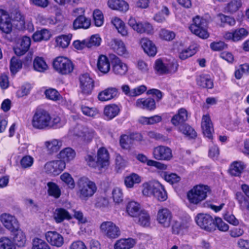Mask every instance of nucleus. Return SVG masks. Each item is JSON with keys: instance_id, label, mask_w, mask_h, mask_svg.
<instances>
[{"instance_id": "0eeeda50", "label": "nucleus", "mask_w": 249, "mask_h": 249, "mask_svg": "<svg viewBox=\"0 0 249 249\" xmlns=\"http://www.w3.org/2000/svg\"><path fill=\"white\" fill-rule=\"evenodd\" d=\"M128 24L134 31L138 33H145L150 35L153 33V26L147 21L137 22L135 18L130 17L128 20Z\"/></svg>"}, {"instance_id": "bb28decb", "label": "nucleus", "mask_w": 249, "mask_h": 249, "mask_svg": "<svg viewBox=\"0 0 249 249\" xmlns=\"http://www.w3.org/2000/svg\"><path fill=\"white\" fill-rule=\"evenodd\" d=\"M108 6L113 10L125 12L128 10V3L124 0H108Z\"/></svg>"}, {"instance_id": "423d86ee", "label": "nucleus", "mask_w": 249, "mask_h": 249, "mask_svg": "<svg viewBox=\"0 0 249 249\" xmlns=\"http://www.w3.org/2000/svg\"><path fill=\"white\" fill-rule=\"evenodd\" d=\"M101 232L107 238L115 239L121 235L120 228L112 221L103 222L100 225Z\"/></svg>"}, {"instance_id": "4d7b16f0", "label": "nucleus", "mask_w": 249, "mask_h": 249, "mask_svg": "<svg viewBox=\"0 0 249 249\" xmlns=\"http://www.w3.org/2000/svg\"><path fill=\"white\" fill-rule=\"evenodd\" d=\"M154 69L156 73L158 74H166V63L163 62L161 59H158L155 61Z\"/></svg>"}, {"instance_id": "39448f33", "label": "nucleus", "mask_w": 249, "mask_h": 249, "mask_svg": "<svg viewBox=\"0 0 249 249\" xmlns=\"http://www.w3.org/2000/svg\"><path fill=\"white\" fill-rule=\"evenodd\" d=\"M207 21L205 19L197 16L193 18V23L189 28L192 33L200 38H207L209 34L207 31Z\"/></svg>"}, {"instance_id": "3c124183", "label": "nucleus", "mask_w": 249, "mask_h": 249, "mask_svg": "<svg viewBox=\"0 0 249 249\" xmlns=\"http://www.w3.org/2000/svg\"><path fill=\"white\" fill-rule=\"evenodd\" d=\"M141 181L140 177L135 173L127 176L124 179L125 184L127 188H132L134 184L139 183Z\"/></svg>"}, {"instance_id": "1a4fd4ad", "label": "nucleus", "mask_w": 249, "mask_h": 249, "mask_svg": "<svg viewBox=\"0 0 249 249\" xmlns=\"http://www.w3.org/2000/svg\"><path fill=\"white\" fill-rule=\"evenodd\" d=\"M73 135L80 138L84 142L89 143L95 136V133L91 128L78 126L74 128Z\"/></svg>"}, {"instance_id": "6e6d98bb", "label": "nucleus", "mask_w": 249, "mask_h": 249, "mask_svg": "<svg viewBox=\"0 0 249 249\" xmlns=\"http://www.w3.org/2000/svg\"><path fill=\"white\" fill-rule=\"evenodd\" d=\"M71 37L72 35L71 34L58 36L56 38V42L57 46L63 48L67 47L70 44Z\"/></svg>"}, {"instance_id": "9d476101", "label": "nucleus", "mask_w": 249, "mask_h": 249, "mask_svg": "<svg viewBox=\"0 0 249 249\" xmlns=\"http://www.w3.org/2000/svg\"><path fill=\"white\" fill-rule=\"evenodd\" d=\"M79 87L80 92L84 95H89L91 93L94 87V82L88 73H85L79 76Z\"/></svg>"}, {"instance_id": "473e14b6", "label": "nucleus", "mask_w": 249, "mask_h": 249, "mask_svg": "<svg viewBox=\"0 0 249 249\" xmlns=\"http://www.w3.org/2000/svg\"><path fill=\"white\" fill-rule=\"evenodd\" d=\"M152 195L161 201L165 200L167 197L166 192L163 186L158 181L156 182Z\"/></svg>"}, {"instance_id": "e433bc0d", "label": "nucleus", "mask_w": 249, "mask_h": 249, "mask_svg": "<svg viewBox=\"0 0 249 249\" xmlns=\"http://www.w3.org/2000/svg\"><path fill=\"white\" fill-rule=\"evenodd\" d=\"M62 145V141L57 139H53L45 142V146L51 154L57 152Z\"/></svg>"}, {"instance_id": "b1692460", "label": "nucleus", "mask_w": 249, "mask_h": 249, "mask_svg": "<svg viewBox=\"0 0 249 249\" xmlns=\"http://www.w3.org/2000/svg\"><path fill=\"white\" fill-rule=\"evenodd\" d=\"M53 218L56 223H60L65 220H71L72 216L67 210L62 208H58L54 211Z\"/></svg>"}, {"instance_id": "6e6552de", "label": "nucleus", "mask_w": 249, "mask_h": 249, "mask_svg": "<svg viewBox=\"0 0 249 249\" xmlns=\"http://www.w3.org/2000/svg\"><path fill=\"white\" fill-rule=\"evenodd\" d=\"M197 224L202 229L212 231L215 230L214 220L209 214L199 213L196 217Z\"/></svg>"}, {"instance_id": "e2e57ef3", "label": "nucleus", "mask_w": 249, "mask_h": 249, "mask_svg": "<svg viewBox=\"0 0 249 249\" xmlns=\"http://www.w3.org/2000/svg\"><path fill=\"white\" fill-rule=\"evenodd\" d=\"M32 249H51L49 246L44 240L39 238H35L33 241Z\"/></svg>"}, {"instance_id": "680f3d73", "label": "nucleus", "mask_w": 249, "mask_h": 249, "mask_svg": "<svg viewBox=\"0 0 249 249\" xmlns=\"http://www.w3.org/2000/svg\"><path fill=\"white\" fill-rule=\"evenodd\" d=\"M93 17L96 26L100 27L103 25L104 23V16L100 10L98 9L95 10L93 13Z\"/></svg>"}, {"instance_id": "774afa93", "label": "nucleus", "mask_w": 249, "mask_h": 249, "mask_svg": "<svg viewBox=\"0 0 249 249\" xmlns=\"http://www.w3.org/2000/svg\"><path fill=\"white\" fill-rule=\"evenodd\" d=\"M214 222L215 230L216 229V227H217L220 231L225 232L227 231L229 229V225L224 222L220 217H215Z\"/></svg>"}, {"instance_id": "a18cd8bd", "label": "nucleus", "mask_w": 249, "mask_h": 249, "mask_svg": "<svg viewBox=\"0 0 249 249\" xmlns=\"http://www.w3.org/2000/svg\"><path fill=\"white\" fill-rule=\"evenodd\" d=\"M51 35L47 29L36 31L33 35V38L35 41L47 40L49 39Z\"/></svg>"}, {"instance_id": "2f4dec72", "label": "nucleus", "mask_w": 249, "mask_h": 249, "mask_svg": "<svg viewBox=\"0 0 249 249\" xmlns=\"http://www.w3.org/2000/svg\"><path fill=\"white\" fill-rule=\"evenodd\" d=\"M91 24L90 19L84 16H78L73 22V27L74 29L83 28L87 29Z\"/></svg>"}, {"instance_id": "052dcab7", "label": "nucleus", "mask_w": 249, "mask_h": 249, "mask_svg": "<svg viewBox=\"0 0 249 249\" xmlns=\"http://www.w3.org/2000/svg\"><path fill=\"white\" fill-rule=\"evenodd\" d=\"M243 74H249V65L248 64L241 65L234 72L235 77L237 79H241Z\"/></svg>"}, {"instance_id": "c9c22d12", "label": "nucleus", "mask_w": 249, "mask_h": 249, "mask_svg": "<svg viewBox=\"0 0 249 249\" xmlns=\"http://www.w3.org/2000/svg\"><path fill=\"white\" fill-rule=\"evenodd\" d=\"M246 167L245 164L242 161H234L230 165V174L233 176H239Z\"/></svg>"}, {"instance_id": "dca6fc26", "label": "nucleus", "mask_w": 249, "mask_h": 249, "mask_svg": "<svg viewBox=\"0 0 249 249\" xmlns=\"http://www.w3.org/2000/svg\"><path fill=\"white\" fill-rule=\"evenodd\" d=\"M201 128L204 135L209 139H212L214 129L213 123L209 115H204L202 116Z\"/></svg>"}, {"instance_id": "4468645a", "label": "nucleus", "mask_w": 249, "mask_h": 249, "mask_svg": "<svg viewBox=\"0 0 249 249\" xmlns=\"http://www.w3.org/2000/svg\"><path fill=\"white\" fill-rule=\"evenodd\" d=\"M154 158L157 160H170L172 157V150L165 146L155 147L153 151Z\"/></svg>"}, {"instance_id": "9b49d317", "label": "nucleus", "mask_w": 249, "mask_h": 249, "mask_svg": "<svg viewBox=\"0 0 249 249\" xmlns=\"http://www.w3.org/2000/svg\"><path fill=\"white\" fill-rule=\"evenodd\" d=\"M0 221L3 226L11 232L19 228V223L16 217L10 213H3L0 215Z\"/></svg>"}, {"instance_id": "ddd939ff", "label": "nucleus", "mask_w": 249, "mask_h": 249, "mask_svg": "<svg viewBox=\"0 0 249 249\" xmlns=\"http://www.w3.org/2000/svg\"><path fill=\"white\" fill-rule=\"evenodd\" d=\"M172 218V213L168 209L162 208L159 210L157 215V220L162 227H169Z\"/></svg>"}, {"instance_id": "37998d69", "label": "nucleus", "mask_w": 249, "mask_h": 249, "mask_svg": "<svg viewBox=\"0 0 249 249\" xmlns=\"http://www.w3.org/2000/svg\"><path fill=\"white\" fill-rule=\"evenodd\" d=\"M47 185L48 188V194L55 198H59L61 195V191L59 186L55 183L51 181L48 182Z\"/></svg>"}, {"instance_id": "f3484780", "label": "nucleus", "mask_w": 249, "mask_h": 249, "mask_svg": "<svg viewBox=\"0 0 249 249\" xmlns=\"http://www.w3.org/2000/svg\"><path fill=\"white\" fill-rule=\"evenodd\" d=\"M46 239L52 246L60 247L64 244L62 236L56 231H49L45 234Z\"/></svg>"}, {"instance_id": "f257e3e1", "label": "nucleus", "mask_w": 249, "mask_h": 249, "mask_svg": "<svg viewBox=\"0 0 249 249\" xmlns=\"http://www.w3.org/2000/svg\"><path fill=\"white\" fill-rule=\"evenodd\" d=\"M77 186V195L81 200H87L93 196L97 190L95 183L85 177L78 179Z\"/></svg>"}, {"instance_id": "393cba45", "label": "nucleus", "mask_w": 249, "mask_h": 249, "mask_svg": "<svg viewBox=\"0 0 249 249\" xmlns=\"http://www.w3.org/2000/svg\"><path fill=\"white\" fill-rule=\"evenodd\" d=\"M140 44L144 52L149 56H155L157 53V48L152 42L147 38H143Z\"/></svg>"}, {"instance_id": "aec40b11", "label": "nucleus", "mask_w": 249, "mask_h": 249, "mask_svg": "<svg viewBox=\"0 0 249 249\" xmlns=\"http://www.w3.org/2000/svg\"><path fill=\"white\" fill-rule=\"evenodd\" d=\"M112 71L117 75L123 76L127 72L128 66L126 64L116 57L112 61Z\"/></svg>"}, {"instance_id": "f704fd0d", "label": "nucleus", "mask_w": 249, "mask_h": 249, "mask_svg": "<svg viewBox=\"0 0 249 249\" xmlns=\"http://www.w3.org/2000/svg\"><path fill=\"white\" fill-rule=\"evenodd\" d=\"M197 85L203 88L212 89L213 85L210 76L207 74H200L196 79Z\"/></svg>"}, {"instance_id": "a19ab883", "label": "nucleus", "mask_w": 249, "mask_h": 249, "mask_svg": "<svg viewBox=\"0 0 249 249\" xmlns=\"http://www.w3.org/2000/svg\"><path fill=\"white\" fill-rule=\"evenodd\" d=\"M120 112L119 107L115 105H111L106 106L104 113L107 119L111 120L116 116Z\"/></svg>"}, {"instance_id": "5701e85b", "label": "nucleus", "mask_w": 249, "mask_h": 249, "mask_svg": "<svg viewBox=\"0 0 249 249\" xmlns=\"http://www.w3.org/2000/svg\"><path fill=\"white\" fill-rule=\"evenodd\" d=\"M109 153L104 147L100 148L97 151V162L98 166L101 168L105 167L109 165Z\"/></svg>"}, {"instance_id": "8fccbe9b", "label": "nucleus", "mask_w": 249, "mask_h": 249, "mask_svg": "<svg viewBox=\"0 0 249 249\" xmlns=\"http://www.w3.org/2000/svg\"><path fill=\"white\" fill-rule=\"evenodd\" d=\"M136 218H137V222L142 226H147L150 224V216L144 210H142Z\"/></svg>"}, {"instance_id": "c85d7f7f", "label": "nucleus", "mask_w": 249, "mask_h": 249, "mask_svg": "<svg viewBox=\"0 0 249 249\" xmlns=\"http://www.w3.org/2000/svg\"><path fill=\"white\" fill-rule=\"evenodd\" d=\"M118 91L115 88H108L100 92L98 94V99L101 101L110 100L117 95Z\"/></svg>"}, {"instance_id": "bf43d9fd", "label": "nucleus", "mask_w": 249, "mask_h": 249, "mask_svg": "<svg viewBox=\"0 0 249 249\" xmlns=\"http://www.w3.org/2000/svg\"><path fill=\"white\" fill-rule=\"evenodd\" d=\"M0 249H16V248L11 239L6 237H2L0 238Z\"/></svg>"}, {"instance_id": "49530a36", "label": "nucleus", "mask_w": 249, "mask_h": 249, "mask_svg": "<svg viewBox=\"0 0 249 249\" xmlns=\"http://www.w3.org/2000/svg\"><path fill=\"white\" fill-rule=\"evenodd\" d=\"M236 198L239 204L240 209L243 212H249V201L239 192L236 194Z\"/></svg>"}, {"instance_id": "13d9d810", "label": "nucleus", "mask_w": 249, "mask_h": 249, "mask_svg": "<svg viewBox=\"0 0 249 249\" xmlns=\"http://www.w3.org/2000/svg\"><path fill=\"white\" fill-rule=\"evenodd\" d=\"M22 63L20 60L17 57H13L11 59L10 70L13 74L17 73L21 69Z\"/></svg>"}, {"instance_id": "864d4df0", "label": "nucleus", "mask_w": 249, "mask_h": 249, "mask_svg": "<svg viewBox=\"0 0 249 249\" xmlns=\"http://www.w3.org/2000/svg\"><path fill=\"white\" fill-rule=\"evenodd\" d=\"M156 180L145 182L142 185V193L146 196L152 195Z\"/></svg>"}, {"instance_id": "2eb2a0df", "label": "nucleus", "mask_w": 249, "mask_h": 249, "mask_svg": "<svg viewBox=\"0 0 249 249\" xmlns=\"http://www.w3.org/2000/svg\"><path fill=\"white\" fill-rule=\"evenodd\" d=\"M11 18L5 10L0 9V29L6 34L10 33L12 30Z\"/></svg>"}, {"instance_id": "7c9ffc66", "label": "nucleus", "mask_w": 249, "mask_h": 249, "mask_svg": "<svg viewBox=\"0 0 249 249\" xmlns=\"http://www.w3.org/2000/svg\"><path fill=\"white\" fill-rule=\"evenodd\" d=\"M98 69L103 73H107L110 70V63L108 58L104 55H100L97 64Z\"/></svg>"}, {"instance_id": "412c9836", "label": "nucleus", "mask_w": 249, "mask_h": 249, "mask_svg": "<svg viewBox=\"0 0 249 249\" xmlns=\"http://www.w3.org/2000/svg\"><path fill=\"white\" fill-rule=\"evenodd\" d=\"M30 45V38L27 36H23L19 43L14 48L15 54L18 56L23 55L29 50Z\"/></svg>"}, {"instance_id": "f03ea898", "label": "nucleus", "mask_w": 249, "mask_h": 249, "mask_svg": "<svg viewBox=\"0 0 249 249\" xmlns=\"http://www.w3.org/2000/svg\"><path fill=\"white\" fill-rule=\"evenodd\" d=\"M50 114L43 109H36L32 119V126L37 129L49 128Z\"/></svg>"}, {"instance_id": "338daca9", "label": "nucleus", "mask_w": 249, "mask_h": 249, "mask_svg": "<svg viewBox=\"0 0 249 249\" xmlns=\"http://www.w3.org/2000/svg\"><path fill=\"white\" fill-rule=\"evenodd\" d=\"M45 94L46 97L50 100L57 101L60 99L61 96L59 92L54 89H47Z\"/></svg>"}, {"instance_id": "4be33fe9", "label": "nucleus", "mask_w": 249, "mask_h": 249, "mask_svg": "<svg viewBox=\"0 0 249 249\" xmlns=\"http://www.w3.org/2000/svg\"><path fill=\"white\" fill-rule=\"evenodd\" d=\"M142 139V136L139 133H133L129 136L124 135L121 137L120 143L123 148L127 149L129 148L132 141H141Z\"/></svg>"}, {"instance_id": "5fc2aeb1", "label": "nucleus", "mask_w": 249, "mask_h": 249, "mask_svg": "<svg viewBox=\"0 0 249 249\" xmlns=\"http://www.w3.org/2000/svg\"><path fill=\"white\" fill-rule=\"evenodd\" d=\"M80 108L83 114L88 117L94 118L99 114V110L96 107H90L82 105Z\"/></svg>"}, {"instance_id": "c03bdc74", "label": "nucleus", "mask_w": 249, "mask_h": 249, "mask_svg": "<svg viewBox=\"0 0 249 249\" xmlns=\"http://www.w3.org/2000/svg\"><path fill=\"white\" fill-rule=\"evenodd\" d=\"M33 66L34 69L39 72H44L48 69V66L42 57H36L34 61Z\"/></svg>"}, {"instance_id": "de8ad7c7", "label": "nucleus", "mask_w": 249, "mask_h": 249, "mask_svg": "<svg viewBox=\"0 0 249 249\" xmlns=\"http://www.w3.org/2000/svg\"><path fill=\"white\" fill-rule=\"evenodd\" d=\"M179 131L189 139H194L196 137V133L195 130L187 124L181 125Z\"/></svg>"}, {"instance_id": "603ef678", "label": "nucleus", "mask_w": 249, "mask_h": 249, "mask_svg": "<svg viewBox=\"0 0 249 249\" xmlns=\"http://www.w3.org/2000/svg\"><path fill=\"white\" fill-rule=\"evenodd\" d=\"M101 38L98 35H94L89 38L85 39L86 47L90 48L100 45Z\"/></svg>"}, {"instance_id": "4c0bfd02", "label": "nucleus", "mask_w": 249, "mask_h": 249, "mask_svg": "<svg viewBox=\"0 0 249 249\" xmlns=\"http://www.w3.org/2000/svg\"><path fill=\"white\" fill-rule=\"evenodd\" d=\"M142 210L140 205L134 201H130L126 206V212L132 217H137V215H138Z\"/></svg>"}, {"instance_id": "c756f323", "label": "nucleus", "mask_w": 249, "mask_h": 249, "mask_svg": "<svg viewBox=\"0 0 249 249\" xmlns=\"http://www.w3.org/2000/svg\"><path fill=\"white\" fill-rule=\"evenodd\" d=\"M114 51L119 55L126 57L128 55L124 43L121 40L115 39L112 44Z\"/></svg>"}, {"instance_id": "0e129e2a", "label": "nucleus", "mask_w": 249, "mask_h": 249, "mask_svg": "<svg viewBox=\"0 0 249 249\" xmlns=\"http://www.w3.org/2000/svg\"><path fill=\"white\" fill-rule=\"evenodd\" d=\"M61 180L65 183L70 188L73 189L75 186L74 181L71 175L68 173H64L60 176Z\"/></svg>"}, {"instance_id": "6ab92c4d", "label": "nucleus", "mask_w": 249, "mask_h": 249, "mask_svg": "<svg viewBox=\"0 0 249 249\" xmlns=\"http://www.w3.org/2000/svg\"><path fill=\"white\" fill-rule=\"evenodd\" d=\"M135 106L150 111L154 110L156 107L155 100L150 97L138 99L135 102Z\"/></svg>"}, {"instance_id": "69168bd1", "label": "nucleus", "mask_w": 249, "mask_h": 249, "mask_svg": "<svg viewBox=\"0 0 249 249\" xmlns=\"http://www.w3.org/2000/svg\"><path fill=\"white\" fill-rule=\"evenodd\" d=\"M178 64L175 60L166 63V74H174L178 71Z\"/></svg>"}, {"instance_id": "58836bf2", "label": "nucleus", "mask_w": 249, "mask_h": 249, "mask_svg": "<svg viewBox=\"0 0 249 249\" xmlns=\"http://www.w3.org/2000/svg\"><path fill=\"white\" fill-rule=\"evenodd\" d=\"M13 232L14 233V241L15 244L18 247H24L26 241L25 233L19 229V227Z\"/></svg>"}, {"instance_id": "ea45409f", "label": "nucleus", "mask_w": 249, "mask_h": 249, "mask_svg": "<svg viewBox=\"0 0 249 249\" xmlns=\"http://www.w3.org/2000/svg\"><path fill=\"white\" fill-rule=\"evenodd\" d=\"M137 159L143 163H146L148 166L155 167L158 169H163L164 165L159 162L148 160L143 154H140L137 156Z\"/></svg>"}, {"instance_id": "79ce46f5", "label": "nucleus", "mask_w": 249, "mask_h": 249, "mask_svg": "<svg viewBox=\"0 0 249 249\" xmlns=\"http://www.w3.org/2000/svg\"><path fill=\"white\" fill-rule=\"evenodd\" d=\"M75 156V152L74 150L70 147H67L60 151L59 157L65 163L69 162L74 159Z\"/></svg>"}, {"instance_id": "cd10ccee", "label": "nucleus", "mask_w": 249, "mask_h": 249, "mask_svg": "<svg viewBox=\"0 0 249 249\" xmlns=\"http://www.w3.org/2000/svg\"><path fill=\"white\" fill-rule=\"evenodd\" d=\"M136 243V240L133 238H122L116 242L114 248V249H130L133 248Z\"/></svg>"}, {"instance_id": "7ed1b4c3", "label": "nucleus", "mask_w": 249, "mask_h": 249, "mask_svg": "<svg viewBox=\"0 0 249 249\" xmlns=\"http://www.w3.org/2000/svg\"><path fill=\"white\" fill-rule=\"evenodd\" d=\"M53 68L58 73L66 75L71 73L73 70L74 65L68 58L63 56H58L53 61Z\"/></svg>"}, {"instance_id": "a878e982", "label": "nucleus", "mask_w": 249, "mask_h": 249, "mask_svg": "<svg viewBox=\"0 0 249 249\" xmlns=\"http://www.w3.org/2000/svg\"><path fill=\"white\" fill-rule=\"evenodd\" d=\"M188 112L184 108L178 109V113L175 115L171 119V123L175 126H178L183 123L188 119Z\"/></svg>"}, {"instance_id": "a211bd4d", "label": "nucleus", "mask_w": 249, "mask_h": 249, "mask_svg": "<svg viewBox=\"0 0 249 249\" xmlns=\"http://www.w3.org/2000/svg\"><path fill=\"white\" fill-rule=\"evenodd\" d=\"M248 35V32L244 28H241L235 30L232 32H225L223 36L227 40H232L234 42L243 39Z\"/></svg>"}, {"instance_id": "20e7f679", "label": "nucleus", "mask_w": 249, "mask_h": 249, "mask_svg": "<svg viewBox=\"0 0 249 249\" xmlns=\"http://www.w3.org/2000/svg\"><path fill=\"white\" fill-rule=\"evenodd\" d=\"M209 192L207 186L197 185L189 191L187 197L190 203L197 204L206 198Z\"/></svg>"}, {"instance_id": "72a5a7b5", "label": "nucleus", "mask_w": 249, "mask_h": 249, "mask_svg": "<svg viewBox=\"0 0 249 249\" xmlns=\"http://www.w3.org/2000/svg\"><path fill=\"white\" fill-rule=\"evenodd\" d=\"M152 195L161 201L165 200L167 197L166 192L163 186L158 181L156 182Z\"/></svg>"}, {"instance_id": "f8f14e48", "label": "nucleus", "mask_w": 249, "mask_h": 249, "mask_svg": "<svg viewBox=\"0 0 249 249\" xmlns=\"http://www.w3.org/2000/svg\"><path fill=\"white\" fill-rule=\"evenodd\" d=\"M65 166L66 164L63 161L57 160L47 162L44 166V169L47 173L56 176L65 168Z\"/></svg>"}, {"instance_id": "09e8293b", "label": "nucleus", "mask_w": 249, "mask_h": 249, "mask_svg": "<svg viewBox=\"0 0 249 249\" xmlns=\"http://www.w3.org/2000/svg\"><path fill=\"white\" fill-rule=\"evenodd\" d=\"M241 0H232L226 5L225 10L229 13H234L241 7Z\"/></svg>"}]
</instances>
